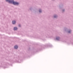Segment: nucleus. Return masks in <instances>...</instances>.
<instances>
[{"mask_svg": "<svg viewBox=\"0 0 73 73\" xmlns=\"http://www.w3.org/2000/svg\"><path fill=\"white\" fill-rule=\"evenodd\" d=\"M56 40H59V39H60V38L59 37H58V38H56Z\"/></svg>", "mask_w": 73, "mask_h": 73, "instance_id": "nucleus-5", "label": "nucleus"}, {"mask_svg": "<svg viewBox=\"0 0 73 73\" xmlns=\"http://www.w3.org/2000/svg\"><path fill=\"white\" fill-rule=\"evenodd\" d=\"M12 23L13 24H15V23H16V21H12Z\"/></svg>", "mask_w": 73, "mask_h": 73, "instance_id": "nucleus-4", "label": "nucleus"}, {"mask_svg": "<svg viewBox=\"0 0 73 73\" xmlns=\"http://www.w3.org/2000/svg\"><path fill=\"white\" fill-rule=\"evenodd\" d=\"M71 32V31H68V33H70Z\"/></svg>", "mask_w": 73, "mask_h": 73, "instance_id": "nucleus-6", "label": "nucleus"}, {"mask_svg": "<svg viewBox=\"0 0 73 73\" xmlns=\"http://www.w3.org/2000/svg\"><path fill=\"white\" fill-rule=\"evenodd\" d=\"M56 17H57V16H54V17L55 18H56Z\"/></svg>", "mask_w": 73, "mask_h": 73, "instance_id": "nucleus-8", "label": "nucleus"}, {"mask_svg": "<svg viewBox=\"0 0 73 73\" xmlns=\"http://www.w3.org/2000/svg\"><path fill=\"white\" fill-rule=\"evenodd\" d=\"M39 12H41V10H39Z\"/></svg>", "mask_w": 73, "mask_h": 73, "instance_id": "nucleus-7", "label": "nucleus"}, {"mask_svg": "<svg viewBox=\"0 0 73 73\" xmlns=\"http://www.w3.org/2000/svg\"><path fill=\"white\" fill-rule=\"evenodd\" d=\"M17 27H14V30L15 31H16V30H17Z\"/></svg>", "mask_w": 73, "mask_h": 73, "instance_id": "nucleus-2", "label": "nucleus"}, {"mask_svg": "<svg viewBox=\"0 0 73 73\" xmlns=\"http://www.w3.org/2000/svg\"><path fill=\"white\" fill-rule=\"evenodd\" d=\"M17 48H18V46H14L15 49H17Z\"/></svg>", "mask_w": 73, "mask_h": 73, "instance_id": "nucleus-3", "label": "nucleus"}, {"mask_svg": "<svg viewBox=\"0 0 73 73\" xmlns=\"http://www.w3.org/2000/svg\"><path fill=\"white\" fill-rule=\"evenodd\" d=\"M19 27H20V25H19Z\"/></svg>", "mask_w": 73, "mask_h": 73, "instance_id": "nucleus-9", "label": "nucleus"}, {"mask_svg": "<svg viewBox=\"0 0 73 73\" xmlns=\"http://www.w3.org/2000/svg\"><path fill=\"white\" fill-rule=\"evenodd\" d=\"M6 1H8V3H11L14 5H19V3L18 2H14L13 0H6Z\"/></svg>", "mask_w": 73, "mask_h": 73, "instance_id": "nucleus-1", "label": "nucleus"}]
</instances>
